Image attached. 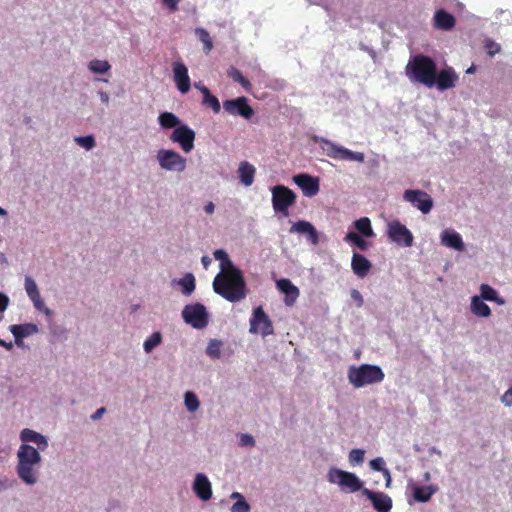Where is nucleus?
<instances>
[{"mask_svg":"<svg viewBox=\"0 0 512 512\" xmlns=\"http://www.w3.org/2000/svg\"><path fill=\"white\" fill-rule=\"evenodd\" d=\"M12 487V484L8 479H0V492L7 490Z\"/></svg>","mask_w":512,"mask_h":512,"instance_id":"nucleus-55","label":"nucleus"},{"mask_svg":"<svg viewBox=\"0 0 512 512\" xmlns=\"http://www.w3.org/2000/svg\"><path fill=\"white\" fill-rule=\"evenodd\" d=\"M408 487L411 489L414 499L420 503L428 502L438 491V487L436 485L419 486L417 484L410 483Z\"/></svg>","mask_w":512,"mask_h":512,"instance_id":"nucleus-25","label":"nucleus"},{"mask_svg":"<svg viewBox=\"0 0 512 512\" xmlns=\"http://www.w3.org/2000/svg\"><path fill=\"white\" fill-rule=\"evenodd\" d=\"M255 173L256 169L252 164L247 161L240 162L238 167V177L244 186L249 187L253 184Z\"/></svg>","mask_w":512,"mask_h":512,"instance_id":"nucleus-27","label":"nucleus"},{"mask_svg":"<svg viewBox=\"0 0 512 512\" xmlns=\"http://www.w3.org/2000/svg\"><path fill=\"white\" fill-rule=\"evenodd\" d=\"M386 228V234L391 242L405 248L413 245L414 236L412 232L399 220L387 222Z\"/></svg>","mask_w":512,"mask_h":512,"instance_id":"nucleus-9","label":"nucleus"},{"mask_svg":"<svg viewBox=\"0 0 512 512\" xmlns=\"http://www.w3.org/2000/svg\"><path fill=\"white\" fill-rule=\"evenodd\" d=\"M363 238L364 237L356 232H348L344 237V241L347 243H353L361 251H366L369 248V243Z\"/></svg>","mask_w":512,"mask_h":512,"instance_id":"nucleus-37","label":"nucleus"},{"mask_svg":"<svg viewBox=\"0 0 512 512\" xmlns=\"http://www.w3.org/2000/svg\"><path fill=\"white\" fill-rule=\"evenodd\" d=\"M295 193L286 186L276 185L272 188V205L276 212L287 214L288 207L294 204Z\"/></svg>","mask_w":512,"mask_h":512,"instance_id":"nucleus-10","label":"nucleus"},{"mask_svg":"<svg viewBox=\"0 0 512 512\" xmlns=\"http://www.w3.org/2000/svg\"><path fill=\"white\" fill-rule=\"evenodd\" d=\"M351 298L357 303L358 307H362L364 300L361 293L357 289L351 290Z\"/></svg>","mask_w":512,"mask_h":512,"instance_id":"nucleus-52","label":"nucleus"},{"mask_svg":"<svg viewBox=\"0 0 512 512\" xmlns=\"http://www.w3.org/2000/svg\"><path fill=\"white\" fill-rule=\"evenodd\" d=\"M223 108L230 115H238L245 119H250L254 114V110L248 105V100L244 96L236 99L225 100L223 102Z\"/></svg>","mask_w":512,"mask_h":512,"instance_id":"nucleus-14","label":"nucleus"},{"mask_svg":"<svg viewBox=\"0 0 512 512\" xmlns=\"http://www.w3.org/2000/svg\"><path fill=\"white\" fill-rule=\"evenodd\" d=\"M478 296L481 297L483 300L492 301L497 303L498 305L505 304V300L502 297H500L498 292L488 284L480 285V295Z\"/></svg>","mask_w":512,"mask_h":512,"instance_id":"nucleus-32","label":"nucleus"},{"mask_svg":"<svg viewBox=\"0 0 512 512\" xmlns=\"http://www.w3.org/2000/svg\"><path fill=\"white\" fill-rule=\"evenodd\" d=\"M38 450L29 444H21L17 451V475L25 484L30 486L37 482L34 467L39 465L42 459Z\"/></svg>","mask_w":512,"mask_h":512,"instance_id":"nucleus-2","label":"nucleus"},{"mask_svg":"<svg viewBox=\"0 0 512 512\" xmlns=\"http://www.w3.org/2000/svg\"><path fill=\"white\" fill-rule=\"evenodd\" d=\"M440 242L443 246L453 249L458 252L465 250V244L462 236L454 229H444L440 234Z\"/></svg>","mask_w":512,"mask_h":512,"instance_id":"nucleus-19","label":"nucleus"},{"mask_svg":"<svg viewBox=\"0 0 512 512\" xmlns=\"http://www.w3.org/2000/svg\"><path fill=\"white\" fill-rule=\"evenodd\" d=\"M74 141L87 151L92 150L96 146L95 138L93 135L78 136Z\"/></svg>","mask_w":512,"mask_h":512,"instance_id":"nucleus-43","label":"nucleus"},{"mask_svg":"<svg viewBox=\"0 0 512 512\" xmlns=\"http://www.w3.org/2000/svg\"><path fill=\"white\" fill-rule=\"evenodd\" d=\"M249 332L252 334L259 332L263 337L273 334L272 322L261 306L253 310L252 317L250 318Z\"/></svg>","mask_w":512,"mask_h":512,"instance_id":"nucleus-13","label":"nucleus"},{"mask_svg":"<svg viewBox=\"0 0 512 512\" xmlns=\"http://www.w3.org/2000/svg\"><path fill=\"white\" fill-rule=\"evenodd\" d=\"M88 69L94 74H106L110 71L111 65L107 60L94 59L88 63Z\"/></svg>","mask_w":512,"mask_h":512,"instance_id":"nucleus-36","label":"nucleus"},{"mask_svg":"<svg viewBox=\"0 0 512 512\" xmlns=\"http://www.w3.org/2000/svg\"><path fill=\"white\" fill-rule=\"evenodd\" d=\"M371 268V262L364 255L353 252L351 259V269L356 276L359 278L366 277Z\"/></svg>","mask_w":512,"mask_h":512,"instance_id":"nucleus-23","label":"nucleus"},{"mask_svg":"<svg viewBox=\"0 0 512 512\" xmlns=\"http://www.w3.org/2000/svg\"><path fill=\"white\" fill-rule=\"evenodd\" d=\"M364 495L372 503L377 512H389L392 509V499L389 495L380 491H373L368 488L362 489Z\"/></svg>","mask_w":512,"mask_h":512,"instance_id":"nucleus-16","label":"nucleus"},{"mask_svg":"<svg viewBox=\"0 0 512 512\" xmlns=\"http://www.w3.org/2000/svg\"><path fill=\"white\" fill-rule=\"evenodd\" d=\"M20 440L22 444H28L29 442L35 443L37 449L44 451L48 447V439L43 434L36 432L32 429L25 428L20 432Z\"/></svg>","mask_w":512,"mask_h":512,"instance_id":"nucleus-22","label":"nucleus"},{"mask_svg":"<svg viewBox=\"0 0 512 512\" xmlns=\"http://www.w3.org/2000/svg\"><path fill=\"white\" fill-rule=\"evenodd\" d=\"M98 96L103 103L107 104L109 102L110 96L107 92L100 90Z\"/></svg>","mask_w":512,"mask_h":512,"instance_id":"nucleus-58","label":"nucleus"},{"mask_svg":"<svg viewBox=\"0 0 512 512\" xmlns=\"http://www.w3.org/2000/svg\"><path fill=\"white\" fill-rule=\"evenodd\" d=\"M457 80L458 75L451 67H447L440 72L436 71L435 73V86H437L440 91L453 88Z\"/></svg>","mask_w":512,"mask_h":512,"instance_id":"nucleus-20","label":"nucleus"},{"mask_svg":"<svg viewBox=\"0 0 512 512\" xmlns=\"http://www.w3.org/2000/svg\"><path fill=\"white\" fill-rule=\"evenodd\" d=\"M385 374L382 368L374 364L352 365L348 368L347 378L355 388L380 383L384 380Z\"/></svg>","mask_w":512,"mask_h":512,"instance_id":"nucleus-4","label":"nucleus"},{"mask_svg":"<svg viewBox=\"0 0 512 512\" xmlns=\"http://www.w3.org/2000/svg\"><path fill=\"white\" fill-rule=\"evenodd\" d=\"M501 403L506 407L512 406V386L505 391V393L500 398Z\"/></svg>","mask_w":512,"mask_h":512,"instance_id":"nucleus-50","label":"nucleus"},{"mask_svg":"<svg viewBox=\"0 0 512 512\" xmlns=\"http://www.w3.org/2000/svg\"><path fill=\"white\" fill-rule=\"evenodd\" d=\"M290 233L305 235L307 240L313 245H316L319 242L318 231L310 222L305 220L295 222L290 228Z\"/></svg>","mask_w":512,"mask_h":512,"instance_id":"nucleus-21","label":"nucleus"},{"mask_svg":"<svg viewBox=\"0 0 512 512\" xmlns=\"http://www.w3.org/2000/svg\"><path fill=\"white\" fill-rule=\"evenodd\" d=\"M181 315L186 324L197 330L204 329L209 323V314L201 303L187 304Z\"/></svg>","mask_w":512,"mask_h":512,"instance_id":"nucleus-8","label":"nucleus"},{"mask_svg":"<svg viewBox=\"0 0 512 512\" xmlns=\"http://www.w3.org/2000/svg\"><path fill=\"white\" fill-rule=\"evenodd\" d=\"M314 140L317 143H320L321 148L326 156L335 159V160H345V161H356L359 163H363L365 160V156L362 152H354L343 146L337 145L332 141L324 138L316 136Z\"/></svg>","mask_w":512,"mask_h":512,"instance_id":"nucleus-6","label":"nucleus"},{"mask_svg":"<svg viewBox=\"0 0 512 512\" xmlns=\"http://www.w3.org/2000/svg\"><path fill=\"white\" fill-rule=\"evenodd\" d=\"M470 309L471 312L478 317L487 318L491 315L490 307L478 295L471 298Z\"/></svg>","mask_w":512,"mask_h":512,"instance_id":"nucleus-28","label":"nucleus"},{"mask_svg":"<svg viewBox=\"0 0 512 512\" xmlns=\"http://www.w3.org/2000/svg\"><path fill=\"white\" fill-rule=\"evenodd\" d=\"M403 199L413 207L420 210L423 214H428L433 208V200L425 191L418 189H408L403 193Z\"/></svg>","mask_w":512,"mask_h":512,"instance_id":"nucleus-12","label":"nucleus"},{"mask_svg":"<svg viewBox=\"0 0 512 512\" xmlns=\"http://www.w3.org/2000/svg\"><path fill=\"white\" fill-rule=\"evenodd\" d=\"M106 413V408L105 407H101V408H98L91 416V420L92 421H97L99 419H101L103 417V415Z\"/></svg>","mask_w":512,"mask_h":512,"instance_id":"nucleus-54","label":"nucleus"},{"mask_svg":"<svg viewBox=\"0 0 512 512\" xmlns=\"http://www.w3.org/2000/svg\"><path fill=\"white\" fill-rule=\"evenodd\" d=\"M385 480H386V487H390V484H391V473L389 471L388 468H386L383 472H382Z\"/></svg>","mask_w":512,"mask_h":512,"instance_id":"nucleus-59","label":"nucleus"},{"mask_svg":"<svg viewBox=\"0 0 512 512\" xmlns=\"http://www.w3.org/2000/svg\"><path fill=\"white\" fill-rule=\"evenodd\" d=\"M10 332H15L18 336L27 338L39 332V328L34 323L14 324L9 326Z\"/></svg>","mask_w":512,"mask_h":512,"instance_id":"nucleus-30","label":"nucleus"},{"mask_svg":"<svg viewBox=\"0 0 512 512\" xmlns=\"http://www.w3.org/2000/svg\"><path fill=\"white\" fill-rule=\"evenodd\" d=\"M434 24L440 30L449 31L455 26V18L452 14L441 9L436 11L434 15Z\"/></svg>","mask_w":512,"mask_h":512,"instance_id":"nucleus-26","label":"nucleus"},{"mask_svg":"<svg viewBox=\"0 0 512 512\" xmlns=\"http://www.w3.org/2000/svg\"><path fill=\"white\" fill-rule=\"evenodd\" d=\"M9 305V297L0 292V312H4Z\"/></svg>","mask_w":512,"mask_h":512,"instance_id":"nucleus-53","label":"nucleus"},{"mask_svg":"<svg viewBox=\"0 0 512 512\" xmlns=\"http://www.w3.org/2000/svg\"><path fill=\"white\" fill-rule=\"evenodd\" d=\"M230 499L235 500V502H238L245 500V497L240 492L234 491L230 494Z\"/></svg>","mask_w":512,"mask_h":512,"instance_id":"nucleus-56","label":"nucleus"},{"mask_svg":"<svg viewBox=\"0 0 512 512\" xmlns=\"http://www.w3.org/2000/svg\"><path fill=\"white\" fill-rule=\"evenodd\" d=\"M227 74L230 78L233 79V81L239 83L246 91L251 90V83L242 75L238 69L231 67Z\"/></svg>","mask_w":512,"mask_h":512,"instance_id":"nucleus-40","label":"nucleus"},{"mask_svg":"<svg viewBox=\"0 0 512 512\" xmlns=\"http://www.w3.org/2000/svg\"><path fill=\"white\" fill-rule=\"evenodd\" d=\"M277 288L285 294L284 302L287 306H292L298 296H299V289L289 280L286 278H282L276 282Z\"/></svg>","mask_w":512,"mask_h":512,"instance_id":"nucleus-24","label":"nucleus"},{"mask_svg":"<svg viewBox=\"0 0 512 512\" xmlns=\"http://www.w3.org/2000/svg\"><path fill=\"white\" fill-rule=\"evenodd\" d=\"M201 93L203 95L202 104L210 107L214 113H219L221 105L218 98L212 95L207 87L201 88Z\"/></svg>","mask_w":512,"mask_h":512,"instance_id":"nucleus-34","label":"nucleus"},{"mask_svg":"<svg viewBox=\"0 0 512 512\" xmlns=\"http://www.w3.org/2000/svg\"><path fill=\"white\" fill-rule=\"evenodd\" d=\"M24 289L29 299L40 295L38 286L35 280L31 276H25Z\"/></svg>","mask_w":512,"mask_h":512,"instance_id":"nucleus-42","label":"nucleus"},{"mask_svg":"<svg viewBox=\"0 0 512 512\" xmlns=\"http://www.w3.org/2000/svg\"><path fill=\"white\" fill-rule=\"evenodd\" d=\"M173 79L177 89L185 94L190 90L191 82L188 75V69L181 61H176L172 64Z\"/></svg>","mask_w":512,"mask_h":512,"instance_id":"nucleus-17","label":"nucleus"},{"mask_svg":"<svg viewBox=\"0 0 512 512\" xmlns=\"http://www.w3.org/2000/svg\"><path fill=\"white\" fill-rule=\"evenodd\" d=\"M214 258L220 262V272L213 280V290L229 302L235 303L246 297V283L241 270L230 260L227 252L217 249Z\"/></svg>","mask_w":512,"mask_h":512,"instance_id":"nucleus-1","label":"nucleus"},{"mask_svg":"<svg viewBox=\"0 0 512 512\" xmlns=\"http://www.w3.org/2000/svg\"><path fill=\"white\" fill-rule=\"evenodd\" d=\"M405 73L411 82L421 83L428 88L435 86L436 64L425 55L419 54L410 59Z\"/></svg>","mask_w":512,"mask_h":512,"instance_id":"nucleus-3","label":"nucleus"},{"mask_svg":"<svg viewBox=\"0 0 512 512\" xmlns=\"http://www.w3.org/2000/svg\"><path fill=\"white\" fill-rule=\"evenodd\" d=\"M0 346L4 347L5 349L7 350H12L13 349V343L12 342H6L2 339H0Z\"/></svg>","mask_w":512,"mask_h":512,"instance_id":"nucleus-62","label":"nucleus"},{"mask_svg":"<svg viewBox=\"0 0 512 512\" xmlns=\"http://www.w3.org/2000/svg\"><path fill=\"white\" fill-rule=\"evenodd\" d=\"M175 282L181 287L185 296H190L195 290V277L192 273L185 274L184 277L175 280Z\"/></svg>","mask_w":512,"mask_h":512,"instance_id":"nucleus-33","label":"nucleus"},{"mask_svg":"<svg viewBox=\"0 0 512 512\" xmlns=\"http://www.w3.org/2000/svg\"><path fill=\"white\" fill-rule=\"evenodd\" d=\"M52 335L57 339H66L67 338V329L63 327L55 328L51 331Z\"/></svg>","mask_w":512,"mask_h":512,"instance_id":"nucleus-51","label":"nucleus"},{"mask_svg":"<svg viewBox=\"0 0 512 512\" xmlns=\"http://www.w3.org/2000/svg\"><path fill=\"white\" fill-rule=\"evenodd\" d=\"M163 340L162 333L160 331L153 332L143 343V349L144 351L149 354L151 353L156 347H158Z\"/></svg>","mask_w":512,"mask_h":512,"instance_id":"nucleus-35","label":"nucleus"},{"mask_svg":"<svg viewBox=\"0 0 512 512\" xmlns=\"http://www.w3.org/2000/svg\"><path fill=\"white\" fill-rule=\"evenodd\" d=\"M430 479H431V474H430V472H425V473L423 474V481H426V482H427V481H429Z\"/></svg>","mask_w":512,"mask_h":512,"instance_id":"nucleus-64","label":"nucleus"},{"mask_svg":"<svg viewBox=\"0 0 512 512\" xmlns=\"http://www.w3.org/2000/svg\"><path fill=\"white\" fill-rule=\"evenodd\" d=\"M255 439L250 434H240L239 445L242 447H253L255 445Z\"/></svg>","mask_w":512,"mask_h":512,"instance_id":"nucleus-49","label":"nucleus"},{"mask_svg":"<svg viewBox=\"0 0 512 512\" xmlns=\"http://www.w3.org/2000/svg\"><path fill=\"white\" fill-rule=\"evenodd\" d=\"M429 453L430 454H437V455H441V451L439 449H437L436 447H431L429 449Z\"/></svg>","mask_w":512,"mask_h":512,"instance_id":"nucleus-63","label":"nucleus"},{"mask_svg":"<svg viewBox=\"0 0 512 512\" xmlns=\"http://www.w3.org/2000/svg\"><path fill=\"white\" fill-rule=\"evenodd\" d=\"M369 466L372 470L378 471L381 473L387 468L385 460L382 457H377V458L372 459L369 462Z\"/></svg>","mask_w":512,"mask_h":512,"instance_id":"nucleus-47","label":"nucleus"},{"mask_svg":"<svg viewBox=\"0 0 512 512\" xmlns=\"http://www.w3.org/2000/svg\"><path fill=\"white\" fill-rule=\"evenodd\" d=\"M195 34L198 37V39L203 43L204 52L209 53L213 49V41L210 37L209 32L202 27H198L195 29Z\"/></svg>","mask_w":512,"mask_h":512,"instance_id":"nucleus-38","label":"nucleus"},{"mask_svg":"<svg viewBox=\"0 0 512 512\" xmlns=\"http://www.w3.org/2000/svg\"><path fill=\"white\" fill-rule=\"evenodd\" d=\"M251 506L247 500L234 502L230 508V512H250Z\"/></svg>","mask_w":512,"mask_h":512,"instance_id":"nucleus-46","label":"nucleus"},{"mask_svg":"<svg viewBox=\"0 0 512 512\" xmlns=\"http://www.w3.org/2000/svg\"><path fill=\"white\" fill-rule=\"evenodd\" d=\"M355 229L358 231L357 234L365 238H372L375 236L373 231L371 220L368 217H362L353 222Z\"/></svg>","mask_w":512,"mask_h":512,"instance_id":"nucleus-31","label":"nucleus"},{"mask_svg":"<svg viewBox=\"0 0 512 512\" xmlns=\"http://www.w3.org/2000/svg\"><path fill=\"white\" fill-rule=\"evenodd\" d=\"M484 47L487 54L491 57L500 52V45L492 40H487Z\"/></svg>","mask_w":512,"mask_h":512,"instance_id":"nucleus-48","label":"nucleus"},{"mask_svg":"<svg viewBox=\"0 0 512 512\" xmlns=\"http://www.w3.org/2000/svg\"><path fill=\"white\" fill-rule=\"evenodd\" d=\"M12 335L14 336V339H15V345L19 348H23L24 347V342H23V337H20L18 336V334H16L15 332H11Z\"/></svg>","mask_w":512,"mask_h":512,"instance_id":"nucleus-57","label":"nucleus"},{"mask_svg":"<svg viewBox=\"0 0 512 512\" xmlns=\"http://www.w3.org/2000/svg\"><path fill=\"white\" fill-rule=\"evenodd\" d=\"M158 123L163 129L174 130L182 124V121L172 112H162L158 116Z\"/></svg>","mask_w":512,"mask_h":512,"instance_id":"nucleus-29","label":"nucleus"},{"mask_svg":"<svg viewBox=\"0 0 512 512\" xmlns=\"http://www.w3.org/2000/svg\"><path fill=\"white\" fill-rule=\"evenodd\" d=\"M184 405L189 412L193 413L199 409L200 401L194 392L186 391L184 393Z\"/></svg>","mask_w":512,"mask_h":512,"instance_id":"nucleus-39","label":"nucleus"},{"mask_svg":"<svg viewBox=\"0 0 512 512\" xmlns=\"http://www.w3.org/2000/svg\"><path fill=\"white\" fill-rule=\"evenodd\" d=\"M202 265L205 269H208L209 265L211 264L212 260L209 256H203L201 258Z\"/></svg>","mask_w":512,"mask_h":512,"instance_id":"nucleus-61","label":"nucleus"},{"mask_svg":"<svg viewBox=\"0 0 512 512\" xmlns=\"http://www.w3.org/2000/svg\"><path fill=\"white\" fill-rule=\"evenodd\" d=\"M365 451L363 449H352L349 452L348 461L352 466L360 465L364 462Z\"/></svg>","mask_w":512,"mask_h":512,"instance_id":"nucleus-45","label":"nucleus"},{"mask_svg":"<svg viewBox=\"0 0 512 512\" xmlns=\"http://www.w3.org/2000/svg\"><path fill=\"white\" fill-rule=\"evenodd\" d=\"M293 182L302 190L306 197H314L320 189L319 178L306 173H300L293 176Z\"/></svg>","mask_w":512,"mask_h":512,"instance_id":"nucleus-15","label":"nucleus"},{"mask_svg":"<svg viewBox=\"0 0 512 512\" xmlns=\"http://www.w3.org/2000/svg\"><path fill=\"white\" fill-rule=\"evenodd\" d=\"M222 342L217 339H211L206 348V354L212 359H220Z\"/></svg>","mask_w":512,"mask_h":512,"instance_id":"nucleus-41","label":"nucleus"},{"mask_svg":"<svg viewBox=\"0 0 512 512\" xmlns=\"http://www.w3.org/2000/svg\"><path fill=\"white\" fill-rule=\"evenodd\" d=\"M327 480L329 483L337 485L345 493L362 492L364 489L363 481L355 473L335 467L329 469Z\"/></svg>","mask_w":512,"mask_h":512,"instance_id":"nucleus-5","label":"nucleus"},{"mask_svg":"<svg viewBox=\"0 0 512 512\" xmlns=\"http://www.w3.org/2000/svg\"><path fill=\"white\" fill-rule=\"evenodd\" d=\"M195 138V131L184 123L176 127L170 135V140L177 143L184 153H190L194 149Z\"/></svg>","mask_w":512,"mask_h":512,"instance_id":"nucleus-11","label":"nucleus"},{"mask_svg":"<svg viewBox=\"0 0 512 512\" xmlns=\"http://www.w3.org/2000/svg\"><path fill=\"white\" fill-rule=\"evenodd\" d=\"M193 492L202 501H208L212 497V485L207 475L204 473H197L194 477Z\"/></svg>","mask_w":512,"mask_h":512,"instance_id":"nucleus-18","label":"nucleus"},{"mask_svg":"<svg viewBox=\"0 0 512 512\" xmlns=\"http://www.w3.org/2000/svg\"><path fill=\"white\" fill-rule=\"evenodd\" d=\"M204 211L207 213V214H213L214 211H215V205L213 202H208L205 206H204Z\"/></svg>","mask_w":512,"mask_h":512,"instance_id":"nucleus-60","label":"nucleus"},{"mask_svg":"<svg viewBox=\"0 0 512 512\" xmlns=\"http://www.w3.org/2000/svg\"><path fill=\"white\" fill-rule=\"evenodd\" d=\"M29 300L33 303V306L37 311L43 313L46 316H52L53 311L46 306L41 295L35 296Z\"/></svg>","mask_w":512,"mask_h":512,"instance_id":"nucleus-44","label":"nucleus"},{"mask_svg":"<svg viewBox=\"0 0 512 512\" xmlns=\"http://www.w3.org/2000/svg\"><path fill=\"white\" fill-rule=\"evenodd\" d=\"M156 160L159 167L166 172L182 173L187 167V159L173 149H159Z\"/></svg>","mask_w":512,"mask_h":512,"instance_id":"nucleus-7","label":"nucleus"}]
</instances>
